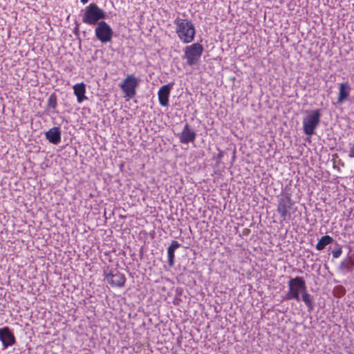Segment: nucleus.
I'll return each instance as SVG.
<instances>
[{
	"mask_svg": "<svg viewBox=\"0 0 354 354\" xmlns=\"http://www.w3.org/2000/svg\"><path fill=\"white\" fill-rule=\"evenodd\" d=\"M174 24L176 26V33L183 43L189 44L194 40L196 30L191 20L178 17Z\"/></svg>",
	"mask_w": 354,
	"mask_h": 354,
	"instance_id": "obj_1",
	"label": "nucleus"
},
{
	"mask_svg": "<svg viewBox=\"0 0 354 354\" xmlns=\"http://www.w3.org/2000/svg\"><path fill=\"white\" fill-rule=\"evenodd\" d=\"M80 12L82 22L90 26H97L106 18V12L95 3L86 6Z\"/></svg>",
	"mask_w": 354,
	"mask_h": 354,
	"instance_id": "obj_2",
	"label": "nucleus"
},
{
	"mask_svg": "<svg viewBox=\"0 0 354 354\" xmlns=\"http://www.w3.org/2000/svg\"><path fill=\"white\" fill-rule=\"evenodd\" d=\"M289 290L283 297V300L295 299L301 301L300 295L307 289L306 281L301 277L291 278L288 282Z\"/></svg>",
	"mask_w": 354,
	"mask_h": 354,
	"instance_id": "obj_3",
	"label": "nucleus"
},
{
	"mask_svg": "<svg viewBox=\"0 0 354 354\" xmlns=\"http://www.w3.org/2000/svg\"><path fill=\"white\" fill-rule=\"evenodd\" d=\"M321 109L307 111V115L303 118L302 124L305 135L310 137L315 134V130L321 122Z\"/></svg>",
	"mask_w": 354,
	"mask_h": 354,
	"instance_id": "obj_4",
	"label": "nucleus"
},
{
	"mask_svg": "<svg viewBox=\"0 0 354 354\" xmlns=\"http://www.w3.org/2000/svg\"><path fill=\"white\" fill-rule=\"evenodd\" d=\"M203 50V45L198 42L187 46L184 48L183 59H185L187 64L190 66L196 65L201 59Z\"/></svg>",
	"mask_w": 354,
	"mask_h": 354,
	"instance_id": "obj_5",
	"label": "nucleus"
},
{
	"mask_svg": "<svg viewBox=\"0 0 354 354\" xmlns=\"http://www.w3.org/2000/svg\"><path fill=\"white\" fill-rule=\"evenodd\" d=\"M140 82V79L133 74L127 75L126 78L119 84L125 97L131 99L135 97L136 95V88L139 86Z\"/></svg>",
	"mask_w": 354,
	"mask_h": 354,
	"instance_id": "obj_6",
	"label": "nucleus"
},
{
	"mask_svg": "<svg viewBox=\"0 0 354 354\" xmlns=\"http://www.w3.org/2000/svg\"><path fill=\"white\" fill-rule=\"evenodd\" d=\"M114 32L105 21H100L95 28V35L102 44H107L112 41Z\"/></svg>",
	"mask_w": 354,
	"mask_h": 354,
	"instance_id": "obj_7",
	"label": "nucleus"
},
{
	"mask_svg": "<svg viewBox=\"0 0 354 354\" xmlns=\"http://www.w3.org/2000/svg\"><path fill=\"white\" fill-rule=\"evenodd\" d=\"M104 276L108 283L113 287H123L126 282V277L124 274L118 270H109V268L104 270Z\"/></svg>",
	"mask_w": 354,
	"mask_h": 354,
	"instance_id": "obj_8",
	"label": "nucleus"
},
{
	"mask_svg": "<svg viewBox=\"0 0 354 354\" xmlns=\"http://www.w3.org/2000/svg\"><path fill=\"white\" fill-rule=\"evenodd\" d=\"M0 341L3 349L14 346L17 341L13 330L8 326L0 328Z\"/></svg>",
	"mask_w": 354,
	"mask_h": 354,
	"instance_id": "obj_9",
	"label": "nucleus"
},
{
	"mask_svg": "<svg viewBox=\"0 0 354 354\" xmlns=\"http://www.w3.org/2000/svg\"><path fill=\"white\" fill-rule=\"evenodd\" d=\"M174 85V82H169L159 88L158 97L159 103L162 106H167L169 105V98Z\"/></svg>",
	"mask_w": 354,
	"mask_h": 354,
	"instance_id": "obj_10",
	"label": "nucleus"
},
{
	"mask_svg": "<svg viewBox=\"0 0 354 354\" xmlns=\"http://www.w3.org/2000/svg\"><path fill=\"white\" fill-rule=\"evenodd\" d=\"M178 137L180 142L183 144H189L193 142L196 138V133L192 130L189 125L186 123L181 133H178Z\"/></svg>",
	"mask_w": 354,
	"mask_h": 354,
	"instance_id": "obj_11",
	"label": "nucleus"
},
{
	"mask_svg": "<svg viewBox=\"0 0 354 354\" xmlns=\"http://www.w3.org/2000/svg\"><path fill=\"white\" fill-rule=\"evenodd\" d=\"M46 139L53 145H58L62 139V131L59 127H53L45 132Z\"/></svg>",
	"mask_w": 354,
	"mask_h": 354,
	"instance_id": "obj_12",
	"label": "nucleus"
},
{
	"mask_svg": "<svg viewBox=\"0 0 354 354\" xmlns=\"http://www.w3.org/2000/svg\"><path fill=\"white\" fill-rule=\"evenodd\" d=\"M292 205L291 198L289 196L281 198L279 200L277 206V212L279 214L282 220H285L288 214V209Z\"/></svg>",
	"mask_w": 354,
	"mask_h": 354,
	"instance_id": "obj_13",
	"label": "nucleus"
},
{
	"mask_svg": "<svg viewBox=\"0 0 354 354\" xmlns=\"http://www.w3.org/2000/svg\"><path fill=\"white\" fill-rule=\"evenodd\" d=\"M351 88L348 82H342L339 87V96L337 103L342 104L348 97Z\"/></svg>",
	"mask_w": 354,
	"mask_h": 354,
	"instance_id": "obj_14",
	"label": "nucleus"
},
{
	"mask_svg": "<svg viewBox=\"0 0 354 354\" xmlns=\"http://www.w3.org/2000/svg\"><path fill=\"white\" fill-rule=\"evenodd\" d=\"M338 270L344 274L352 272L354 270V259L351 257L344 259L340 263Z\"/></svg>",
	"mask_w": 354,
	"mask_h": 354,
	"instance_id": "obj_15",
	"label": "nucleus"
},
{
	"mask_svg": "<svg viewBox=\"0 0 354 354\" xmlns=\"http://www.w3.org/2000/svg\"><path fill=\"white\" fill-rule=\"evenodd\" d=\"M180 247V244L177 241H172L170 245L167 248L168 264L173 267L175 263V251Z\"/></svg>",
	"mask_w": 354,
	"mask_h": 354,
	"instance_id": "obj_16",
	"label": "nucleus"
},
{
	"mask_svg": "<svg viewBox=\"0 0 354 354\" xmlns=\"http://www.w3.org/2000/svg\"><path fill=\"white\" fill-rule=\"evenodd\" d=\"M57 96L55 93H51L47 100L46 111L50 113H58L57 111Z\"/></svg>",
	"mask_w": 354,
	"mask_h": 354,
	"instance_id": "obj_17",
	"label": "nucleus"
},
{
	"mask_svg": "<svg viewBox=\"0 0 354 354\" xmlns=\"http://www.w3.org/2000/svg\"><path fill=\"white\" fill-rule=\"evenodd\" d=\"M74 94L77 97V101L78 103H82L84 100L87 99L85 96L86 93V85L82 82L76 84L73 86Z\"/></svg>",
	"mask_w": 354,
	"mask_h": 354,
	"instance_id": "obj_18",
	"label": "nucleus"
},
{
	"mask_svg": "<svg viewBox=\"0 0 354 354\" xmlns=\"http://www.w3.org/2000/svg\"><path fill=\"white\" fill-rule=\"evenodd\" d=\"M301 300L305 304L308 313H311L315 308V304L313 301V296L309 294L307 289L301 294Z\"/></svg>",
	"mask_w": 354,
	"mask_h": 354,
	"instance_id": "obj_19",
	"label": "nucleus"
},
{
	"mask_svg": "<svg viewBox=\"0 0 354 354\" xmlns=\"http://www.w3.org/2000/svg\"><path fill=\"white\" fill-rule=\"evenodd\" d=\"M334 242V239L329 235L323 236L320 239H319L315 248L318 251L323 250L326 245L333 243Z\"/></svg>",
	"mask_w": 354,
	"mask_h": 354,
	"instance_id": "obj_20",
	"label": "nucleus"
},
{
	"mask_svg": "<svg viewBox=\"0 0 354 354\" xmlns=\"http://www.w3.org/2000/svg\"><path fill=\"white\" fill-rule=\"evenodd\" d=\"M336 248L332 250L333 257L335 259L339 258L342 253V247L338 243H335Z\"/></svg>",
	"mask_w": 354,
	"mask_h": 354,
	"instance_id": "obj_21",
	"label": "nucleus"
},
{
	"mask_svg": "<svg viewBox=\"0 0 354 354\" xmlns=\"http://www.w3.org/2000/svg\"><path fill=\"white\" fill-rule=\"evenodd\" d=\"M350 149L348 156L351 158H354V143H349Z\"/></svg>",
	"mask_w": 354,
	"mask_h": 354,
	"instance_id": "obj_22",
	"label": "nucleus"
},
{
	"mask_svg": "<svg viewBox=\"0 0 354 354\" xmlns=\"http://www.w3.org/2000/svg\"><path fill=\"white\" fill-rule=\"evenodd\" d=\"M73 32L76 36L79 35L80 30L77 25H76V26L73 28Z\"/></svg>",
	"mask_w": 354,
	"mask_h": 354,
	"instance_id": "obj_23",
	"label": "nucleus"
},
{
	"mask_svg": "<svg viewBox=\"0 0 354 354\" xmlns=\"http://www.w3.org/2000/svg\"><path fill=\"white\" fill-rule=\"evenodd\" d=\"M89 0H80V2L82 3V4H86L88 2Z\"/></svg>",
	"mask_w": 354,
	"mask_h": 354,
	"instance_id": "obj_24",
	"label": "nucleus"
},
{
	"mask_svg": "<svg viewBox=\"0 0 354 354\" xmlns=\"http://www.w3.org/2000/svg\"><path fill=\"white\" fill-rule=\"evenodd\" d=\"M221 156H222V153H220L218 154V158H221Z\"/></svg>",
	"mask_w": 354,
	"mask_h": 354,
	"instance_id": "obj_25",
	"label": "nucleus"
}]
</instances>
